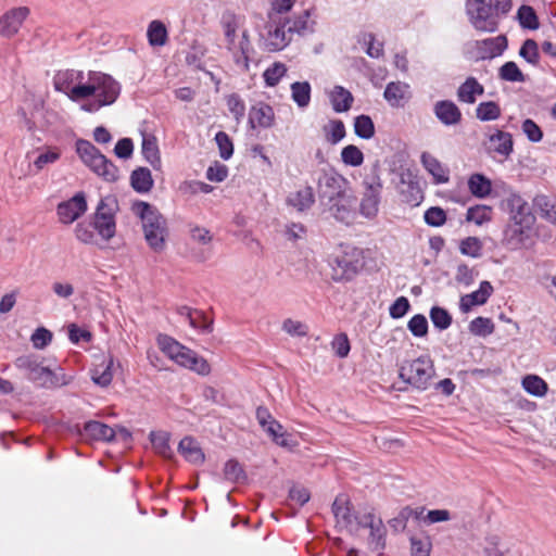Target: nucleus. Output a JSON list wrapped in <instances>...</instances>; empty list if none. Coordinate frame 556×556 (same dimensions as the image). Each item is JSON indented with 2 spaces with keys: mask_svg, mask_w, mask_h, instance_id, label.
Wrapping results in <instances>:
<instances>
[{
  "mask_svg": "<svg viewBox=\"0 0 556 556\" xmlns=\"http://www.w3.org/2000/svg\"><path fill=\"white\" fill-rule=\"evenodd\" d=\"M316 189L319 200L329 207L334 217H349L354 201L349 180L334 168H323L316 173Z\"/></svg>",
  "mask_w": 556,
  "mask_h": 556,
  "instance_id": "obj_1",
  "label": "nucleus"
},
{
  "mask_svg": "<svg viewBox=\"0 0 556 556\" xmlns=\"http://www.w3.org/2000/svg\"><path fill=\"white\" fill-rule=\"evenodd\" d=\"M119 85L110 75L101 72H90L86 84H77L72 90L71 100L80 101L89 97L94 100L84 104L86 112H96L102 106L113 104L119 96Z\"/></svg>",
  "mask_w": 556,
  "mask_h": 556,
  "instance_id": "obj_2",
  "label": "nucleus"
},
{
  "mask_svg": "<svg viewBox=\"0 0 556 556\" xmlns=\"http://www.w3.org/2000/svg\"><path fill=\"white\" fill-rule=\"evenodd\" d=\"M511 7V0H466L465 3L469 23L482 33H495Z\"/></svg>",
  "mask_w": 556,
  "mask_h": 556,
  "instance_id": "obj_3",
  "label": "nucleus"
},
{
  "mask_svg": "<svg viewBox=\"0 0 556 556\" xmlns=\"http://www.w3.org/2000/svg\"><path fill=\"white\" fill-rule=\"evenodd\" d=\"M507 206L510 218L504 231V237L507 244L517 249L523 247L531 238L535 217L530 212L528 203L517 194H511L507 199Z\"/></svg>",
  "mask_w": 556,
  "mask_h": 556,
  "instance_id": "obj_4",
  "label": "nucleus"
},
{
  "mask_svg": "<svg viewBox=\"0 0 556 556\" xmlns=\"http://www.w3.org/2000/svg\"><path fill=\"white\" fill-rule=\"evenodd\" d=\"M132 211L142 222L148 245L156 253L164 251L167 237L166 219L155 207L143 201L134 203Z\"/></svg>",
  "mask_w": 556,
  "mask_h": 556,
  "instance_id": "obj_5",
  "label": "nucleus"
},
{
  "mask_svg": "<svg viewBox=\"0 0 556 556\" xmlns=\"http://www.w3.org/2000/svg\"><path fill=\"white\" fill-rule=\"evenodd\" d=\"M156 342L160 350L179 366L202 376H207L211 372V366L205 358L198 356L194 351L182 345L174 338L167 334H159Z\"/></svg>",
  "mask_w": 556,
  "mask_h": 556,
  "instance_id": "obj_6",
  "label": "nucleus"
},
{
  "mask_svg": "<svg viewBox=\"0 0 556 556\" xmlns=\"http://www.w3.org/2000/svg\"><path fill=\"white\" fill-rule=\"evenodd\" d=\"M76 152L83 163L98 177L106 182H115L119 178L118 167L88 140L76 142Z\"/></svg>",
  "mask_w": 556,
  "mask_h": 556,
  "instance_id": "obj_7",
  "label": "nucleus"
},
{
  "mask_svg": "<svg viewBox=\"0 0 556 556\" xmlns=\"http://www.w3.org/2000/svg\"><path fill=\"white\" fill-rule=\"evenodd\" d=\"M435 375L433 362L429 356H419L404 362L399 370V377L413 388L425 391L431 384Z\"/></svg>",
  "mask_w": 556,
  "mask_h": 556,
  "instance_id": "obj_8",
  "label": "nucleus"
},
{
  "mask_svg": "<svg viewBox=\"0 0 556 556\" xmlns=\"http://www.w3.org/2000/svg\"><path fill=\"white\" fill-rule=\"evenodd\" d=\"M330 277L334 282L351 281L363 268L362 252L356 248H348L329 261Z\"/></svg>",
  "mask_w": 556,
  "mask_h": 556,
  "instance_id": "obj_9",
  "label": "nucleus"
},
{
  "mask_svg": "<svg viewBox=\"0 0 556 556\" xmlns=\"http://www.w3.org/2000/svg\"><path fill=\"white\" fill-rule=\"evenodd\" d=\"M16 368L26 371L28 380L37 383L41 388H56L67 383L60 379L51 369L45 367L35 355H22L15 361Z\"/></svg>",
  "mask_w": 556,
  "mask_h": 556,
  "instance_id": "obj_10",
  "label": "nucleus"
},
{
  "mask_svg": "<svg viewBox=\"0 0 556 556\" xmlns=\"http://www.w3.org/2000/svg\"><path fill=\"white\" fill-rule=\"evenodd\" d=\"M116 210L117 204L115 199L106 197L99 201L93 214L92 226L105 241L111 240L116 233Z\"/></svg>",
  "mask_w": 556,
  "mask_h": 556,
  "instance_id": "obj_11",
  "label": "nucleus"
},
{
  "mask_svg": "<svg viewBox=\"0 0 556 556\" xmlns=\"http://www.w3.org/2000/svg\"><path fill=\"white\" fill-rule=\"evenodd\" d=\"M223 28L227 42V49L232 53L237 63L249 62L250 40L248 31L244 30L239 40H237L238 21L235 14H229L223 18Z\"/></svg>",
  "mask_w": 556,
  "mask_h": 556,
  "instance_id": "obj_12",
  "label": "nucleus"
},
{
  "mask_svg": "<svg viewBox=\"0 0 556 556\" xmlns=\"http://www.w3.org/2000/svg\"><path fill=\"white\" fill-rule=\"evenodd\" d=\"M87 208L86 195L80 191L74 194L70 200L59 203L56 213L62 224L70 225L84 215Z\"/></svg>",
  "mask_w": 556,
  "mask_h": 556,
  "instance_id": "obj_13",
  "label": "nucleus"
},
{
  "mask_svg": "<svg viewBox=\"0 0 556 556\" xmlns=\"http://www.w3.org/2000/svg\"><path fill=\"white\" fill-rule=\"evenodd\" d=\"M28 15L29 9L27 7L13 8L7 11L0 17V36L10 38L16 35Z\"/></svg>",
  "mask_w": 556,
  "mask_h": 556,
  "instance_id": "obj_14",
  "label": "nucleus"
},
{
  "mask_svg": "<svg viewBox=\"0 0 556 556\" xmlns=\"http://www.w3.org/2000/svg\"><path fill=\"white\" fill-rule=\"evenodd\" d=\"M508 47V40L505 35L477 40L475 49L477 59L491 60L503 54Z\"/></svg>",
  "mask_w": 556,
  "mask_h": 556,
  "instance_id": "obj_15",
  "label": "nucleus"
},
{
  "mask_svg": "<svg viewBox=\"0 0 556 556\" xmlns=\"http://www.w3.org/2000/svg\"><path fill=\"white\" fill-rule=\"evenodd\" d=\"M291 40V35L287 33V24L283 23L282 17L274 20L268 26L265 38L266 48L269 51H280L285 49Z\"/></svg>",
  "mask_w": 556,
  "mask_h": 556,
  "instance_id": "obj_16",
  "label": "nucleus"
},
{
  "mask_svg": "<svg viewBox=\"0 0 556 556\" xmlns=\"http://www.w3.org/2000/svg\"><path fill=\"white\" fill-rule=\"evenodd\" d=\"M383 97L393 108H403L412 98L409 85L403 81H391L387 85Z\"/></svg>",
  "mask_w": 556,
  "mask_h": 556,
  "instance_id": "obj_17",
  "label": "nucleus"
},
{
  "mask_svg": "<svg viewBox=\"0 0 556 556\" xmlns=\"http://www.w3.org/2000/svg\"><path fill=\"white\" fill-rule=\"evenodd\" d=\"M435 117L445 126H455L462 122L459 108L451 100L438 101L433 106Z\"/></svg>",
  "mask_w": 556,
  "mask_h": 556,
  "instance_id": "obj_18",
  "label": "nucleus"
},
{
  "mask_svg": "<svg viewBox=\"0 0 556 556\" xmlns=\"http://www.w3.org/2000/svg\"><path fill=\"white\" fill-rule=\"evenodd\" d=\"M249 122L252 128H270L275 124V112L274 109L265 103L258 102L253 105L250 110Z\"/></svg>",
  "mask_w": 556,
  "mask_h": 556,
  "instance_id": "obj_19",
  "label": "nucleus"
},
{
  "mask_svg": "<svg viewBox=\"0 0 556 556\" xmlns=\"http://www.w3.org/2000/svg\"><path fill=\"white\" fill-rule=\"evenodd\" d=\"M493 291L494 289L489 281L480 282L478 290L460 298L459 306L462 312L467 313L476 305L485 304Z\"/></svg>",
  "mask_w": 556,
  "mask_h": 556,
  "instance_id": "obj_20",
  "label": "nucleus"
},
{
  "mask_svg": "<svg viewBox=\"0 0 556 556\" xmlns=\"http://www.w3.org/2000/svg\"><path fill=\"white\" fill-rule=\"evenodd\" d=\"M380 184H370L366 188V192L361 201V213L367 218L377 215L380 203Z\"/></svg>",
  "mask_w": 556,
  "mask_h": 556,
  "instance_id": "obj_21",
  "label": "nucleus"
},
{
  "mask_svg": "<svg viewBox=\"0 0 556 556\" xmlns=\"http://www.w3.org/2000/svg\"><path fill=\"white\" fill-rule=\"evenodd\" d=\"M84 78L83 72H76L74 70L59 71L53 77V87L56 91L65 93L70 99L72 90L77 81H81Z\"/></svg>",
  "mask_w": 556,
  "mask_h": 556,
  "instance_id": "obj_22",
  "label": "nucleus"
},
{
  "mask_svg": "<svg viewBox=\"0 0 556 556\" xmlns=\"http://www.w3.org/2000/svg\"><path fill=\"white\" fill-rule=\"evenodd\" d=\"M420 160L426 170L433 177L434 184L441 185L448 182V169L435 156L429 152H424Z\"/></svg>",
  "mask_w": 556,
  "mask_h": 556,
  "instance_id": "obj_23",
  "label": "nucleus"
},
{
  "mask_svg": "<svg viewBox=\"0 0 556 556\" xmlns=\"http://www.w3.org/2000/svg\"><path fill=\"white\" fill-rule=\"evenodd\" d=\"M490 150L500 155L502 160H507L514 150L513 137L509 132L496 130L490 136Z\"/></svg>",
  "mask_w": 556,
  "mask_h": 556,
  "instance_id": "obj_24",
  "label": "nucleus"
},
{
  "mask_svg": "<svg viewBox=\"0 0 556 556\" xmlns=\"http://www.w3.org/2000/svg\"><path fill=\"white\" fill-rule=\"evenodd\" d=\"M332 513L336 517L337 523L342 527H349L354 521L352 504L349 496L345 494H339L336 497L332 504Z\"/></svg>",
  "mask_w": 556,
  "mask_h": 556,
  "instance_id": "obj_25",
  "label": "nucleus"
},
{
  "mask_svg": "<svg viewBox=\"0 0 556 556\" xmlns=\"http://www.w3.org/2000/svg\"><path fill=\"white\" fill-rule=\"evenodd\" d=\"M484 93V87L475 77H467L457 89V99L459 102L473 104L477 97Z\"/></svg>",
  "mask_w": 556,
  "mask_h": 556,
  "instance_id": "obj_26",
  "label": "nucleus"
},
{
  "mask_svg": "<svg viewBox=\"0 0 556 556\" xmlns=\"http://www.w3.org/2000/svg\"><path fill=\"white\" fill-rule=\"evenodd\" d=\"M178 451L187 462L194 465H202L205 460V455L200 444L191 437H185L179 442Z\"/></svg>",
  "mask_w": 556,
  "mask_h": 556,
  "instance_id": "obj_27",
  "label": "nucleus"
},
{
  "mask_svg": "<svg viewBox=\"0 0 556 556\" xmlns=\"http://www.w3.org/2000/svg\"><path fill=\"white\" fill-rule=\"evenodd\" d=\"M314 203L315 194L311 186H306L301 190L291 192L287 198V204L294 207L298 212L309 210Z\"/></svg>",
  "mask_w": 556,
  "mask_h": 556,
  "instance_id": "obj_28",
  "label": "nucleus"
},
{
  "mask_svg": "<svg viewBox=\"0 0 556 556\" xmlns=\"http://www.w3.org/2000/svg\"><path fill=\"white\" fill-rule=\"evenodd\" d=\"M309 17V11L304 10L293 17L282 18L283 23L287 24V33L291 35V38H293L294 35H304L312 30Z\"/></svg>",
  "mask_w": 556,
  "mask_h": 556,
  "instance_id": "obj_29",
  "label": "nucleus"
},
{
  "mask_svg": "<svg viewBox=\"0 0 556 556\" xmlns=\"http://www.w3.org/2000/svg\"><path fill=\"white\" fill-rule=\"evenodd\" d=\"M84 434L91 440L111 441L115 437V431L103 422L90 420L84 426Z\"/></svg>",
  "mask_w": 556,
  "mask_h": 556,
  "instance_id": "obj_30",
  "label": "nucleus"
},
{
  "mask_svg": "<svg viewBox=\"0 0 556 556\" xmlns=\"http://www.w3.org/2000/svg\"><path fill=\"white\" fill-rule=\"evenodd\" d=\"M329 98H330L332 109L337 113H342V112L349 111L354 101L352 93L348 89L343 88L342 86H336L331 90Z\"/></svg>",
  "mask_w": 556,
  "mask_h": 556,
  "instance_id": "obj_31",
  "label": "nucleus"
},
{
  "mask_svg": "<svg viewBox=\"0 0 556 556\" xmlns=\"http://www.w3.org/2000/svg\"><path fill=\"white\" fill-rule=\"evenodd\" d=\"M130 185L137 192H149L153 187L151 170L147 167L135 169L130 175Z\"/></svg>",
  "mask_w": 556,
  "mask_h": 556,
  "instance_id": "obj_32",
  "label": "nucleus"
},
{
  "mask_svg": "<svg viewBox=\"0 0 556 556\" xmlns=\"http://www.w3.org/2000/svg\"><path fill=\"white\" fill-rule=\"evenodd\" d=\"M470 193L479 199L486 198L492 191V182L482 174H472L468 179Z\"/></svg>",
  "mask_w": 556,
  "mask_h": 556,
  "instance_id": "obj_33",
  "label": "nucleus"
},
{
  "mask_svg": "<svg viewBox=\"0 0 556 556\" xmlns=\"http://www.w3.org/2000/svg\"><path fill=\"white\" fill-rule=\"evenodd\" d=\"M147 37L152 47L165 46L168 41V31L165 24L159 20L152 21L148 26Z\"/></svg>",
  "mask_w": 556,
  "mask_h": 556,
  "instance_id": "obj_34",
  "label": "nucleus"
},
{
  "mask_svg": "<svg viewBox=\"0 0 556 556\" xmlns=\"http://www.w3.org/2000/svg\"><path fill=\"white\" fill-rule=\"evenodd\" d=\"M271 440L279 446L293 447L295 443L291 439V435L283 431L282 425L276 419L270 421L269 425L264 429Z\"/></svg>",
  "mask_w": 556,
  "mask_h": 556,
  "instance_id": "obj_35",
  "label": "nucleus"
},
{
  "mask_svg": "<svg viewBox=\"0 0 556 556\" xmlns=\"http://www.w3.org/2000/svg\"><path fill=\"white\" fill-rule=\"evenodd\" d=\"M112 364V359L103 361L92 369L91 378L94 383L101 387H106L111 383L113 379Z\"/></svg>",
  "mask_w": 556,
  "mask_h": 556,
  "instance_id": "obj_36",
  "label": "nucleus"
},
{
  "mask_svg": "<svg viewBox=\"0 0 556 556\" xmlns=\"http://www.w3.org/2000/svg\"><path fill=\"white\" fill-rule=\"evenodd\" d=\"M292 100L300 106L305 108L311 101V85L307 81H295L291 85Z\"/></svg>",
  "mask_w": 556,
  "mask_h": 556,
  "instance_id": "obj_37",
  "label": "nucleus"
},
{
  "mask_svg": "<svg viewBox=\"0 0 556 556\" xmlns=\"http://www.w3.org/2000/svg\"><path fill=\"white\" fill-rule=\"evenodd\" d=\"M326 140L331 144H337L345 137V126L340 119H331L323 127Z\"/></svg>",
  "mask_w": 556,
  "mask_h": 556,
  "instance_id": "obj_38",
  "label": "nucleus"
},
{
  "mask_svg": "<svg viewBox=\"0 0 556 556\" xmlns=\"http://www.w3.org/2000/svg\"><path fill=\"white\" fill-rule=\"evenodd\" d=\"M502 114L500 105L494 101H485L476 108V116L482 122L495 121Z\"/></svg>",
  "mask_w": 556,
  "mask_h": 556,
  "instance_id": "obj_39",
  "label": "nucleus"
},
{
  "mask_svg": "<svg viewBox=\"0 0 556 556\" xmlns=\"http://www.w3.org/2000/svg\"><path fill=\"white\" fill-rule=\"evenodd\" d=\"M523 389L534 395L544 396L547 393V383L536 375H528L522 379Z\"/></svg>",
  "mask_w": 556,
  "mask_h": 556,
  "instance_id": "obj_40",
  "label": "nucleus"
},
{
  "mask_svg": "<svg viewBox=\"0 0 556 556\" xmlns=\"http://www.w3.org/2000/svg\"><path fill=\"white\" fill-rule=\"evenodd\" d=\"M492 207L488 205H476L467 210L466 219L478 226L492 219Z\"/></svg>",
  "mask_w": 556,
  "mask_h": 556,
  "instance_id": "obj_41",
  "label": "nucleus"
},
{
  "mask_svg": "<svg viewBox=\"0 0 556 556\" xmlns=\"http://www.w3.org/2000/svg\"><path fill=\"white\" fill-rule=\"evenodd\" d=\"M498 77L505 81L521 83L525 81V75L518 67V65L508 61L504 63L498 70Z\"/></svg>",
  "mask_w": 556,
  "mask_h": 556,
  "instance_id": "obj_42",
  "label": "nucleus"
},
{
  "mask_svg": "<svg viewBox=\"0 0 556 556\" xmlns=\"http://www.w3.org/2000/svg\"><path fill=\"white\" fill-rule=\"evenodd\" d=\"M517 17L520 26L523 28L534 30L538 29L540 26L535 11L533 10V8L529 5H521L518 9Z\"/></svg>",
  "mask_w": 556,
  "mask_h": 556,
  "instance_id": "obj_43",
  "label": "nucleus"
},
{
  "mask_svg": "<svg viewBox=\"0 0 556 556\" xmlns=\"http://www.w3.org/2000/svg\"><path fill=\"white\" fill-rule=\"evenodd\" d=\"M224 477L232 483H240L247 480L243 467L235 459H229L224 466Z\"/></svg>",
  "mask_w": 556,
  "mask_h": 556,
  "instance_id": "obj_44",
  "label": "nucleus"
},
{
  "mask_svg": "<svg viewBox=\"0 0 556 556\" xmlns=\"http://www.w3.org/2000/svg\"><path fill=\"white\" fill-rule=\"evenodd\" d=\"M341 161L348 166L358 167L364 163V154L358 147L349 144L341 151Z\"/></svg>",
  "mask_w": 556,
  "mask_h": 556,
  "instance_id": "obj_45",
  "label": "nucleus"
},
{
  "mask_svg": "<svg viewBox=\"0 0 556 556\" xmlns=\"http://www.w3.org/2000/svg\"><path fill=\"white\" fill-rule=\"evenodd\" d=\"M354 131L359 138L370 139L375 135L372 119L368 115L357 116L354 122Z\"/></svg>",
  "mask_w": 556,
  "mask_h": 556,
  "instance_id": "obj_46",
  "label": "nucleus"
},
{
  "mask_svg": "<svg viewBox=\"0 0 556 556\" xmlns=\"http://www.w3.org/2000/svg\"><path fill=\"white\" fill-rule=\"evenodd\" d=\"M519 55L525 59L528 63L531 65H539L540 63V52H539V46L535 40L533 39H527L523 41L520 50Z\"/></svg>",
  "mask_w": 556,
  "mask_h": 556,
  "instance_id": "obj_47",
  "label": "nucleus"
},
{
  "mask_svg": "<svg viewBox=\"0 0 556 556\" xmlns=\"http://www.w3.org/2000/svg\"><path fill=\"white\" fill-rule=\"evenodd\" d=\"M286 73L287 66L283 63L275 62L271 66L265 70L263 77L267 86L275 87Z\"/></svg>",
  "mask_w": 556,
  "mask_h": 556,
  "instance_id": "obj_48",
  "label": "nucleus"
},
{
  "mask_svg": "<svg viewBox=\"0 0 556 556\" xmlns=\"http://www.w3.org/2000/svg\"><path fill=\"white\" fill-rule=\"evenodd\" d=\"M152 445L156 453L162 455L163 457L170 458L173 455V452L169 446V435L166 432H160L154 433L152 432L150 434Z\"/></svg>",
  "mask_w": 556,
  "mask_h": 556,
  "instance_id": "obj_49",
  "label": "nucleus"
},
{
  "mask_svg": "<svg viewBox=\"0 0 556 556\" xmlns=\"http://www.w3.org/2000/svg\"><path fill=\"white\" fill-rule=\"evenodd\" d=\"M430 319L433 326L440 330L447 329L452 324L451 314L443 307L433 306L430 309Z\"/></svg>",
  "mask_w": 556,
  "mask_h": 556,
  "instance_id": "obj_50",
  "label": "nucleus"
},
{
  "mask_svg": "<svg viewBox=\"0 0 556 556\" xmlns=\"http://www.w3.org/2000/svg\"><path fill=\"white\" fill-rule=\"evenodd\" d=\"M402 201L410 206H417L422 200V191L416 182H408L401 190Z\"/></svg>",
  "mask_w": 556,
  "mask_h": 556,
  "instance_id": "obj_51",
  "label": "nucleus"
},
{
  "mask_svg": "<svg viewBox=\"0 0 556 556\" xmlns=\"http://www.w3.org/2000/svg\"><path fill=\"white\" fill-rule=\"evenodd\" d=\"M226 104L237 122L243 118L245 114V103L238 93L228 94L226 97Z\"/></svg>",
  "mask_w": 556,
  "mask_h": 556,
  "instance_id": "obj_52",
  "label": "nucleus"
},
{
  "mask_svg": "<svg viewBox=\"0 0 556 556\" xmlns=\"http://www.w3.org/2000/svg\"><path fill=\"white\" fill-rule=\"evenodd\" d=\"M407 328L415 337H425L428 333V320L425 315L416 314L407 323Z\"/></svg>",
  "mask_w": 556,
  "mask_h": 556,
  "instance_id": "obj_53",
  "label": "nucleus"
},
{
  "mask_svg": "<svg viewBox=\"0 0 556 556\" xmlns=\"http://www.w3.org/2000/svg\"><path fill=\"white\" fill-rule=\"evenodd\" d=\"M459 250L465 255L479 257L482 252V243L477 237H467L462 240Z\"/></svg>",
  "mask_w": 556,
  "mask_h": 556,
  "instance_id": "obj_54",
  "label": "nucleus"
},
{
  "mask_svg": "<svg viewBox=\"0 0 556 556\" xmlns=\"http://www.w3.org/2000/svg\"><path fill=\"white\" fill-rule=\"evenodd\" d=\"M424 219L429 226L440 227L446 222V213L439 206H431L425 212Z\"/></svg>",
  "mask_w": 556,
  "mask_h": 556,
  "instance_id": "obj_55",
  "label": "nucleus"
},
{
  "mask_svg": "<svg viewBox=\"0 0 556 556\" xmlns=\"http://www.w3.org/2000/svg\"><path fill=\"white\" fill-rule=\"evenodd\" d=\"M471 333L477 336H488L494 330V325L490 318L477 317L469 325Z\"/></svg>",
  "mask_w": 556,
  "mask_h": 556,
  "instance_id": "obj_56",
  "label": "nucleus"
},
{
  "mask_svg": "<svg viewBox=\"0 0 556 556\" xmlns=\"http://www.w3.org/2000/svg\"><path fill=\"white\" fill-rule=\"evenodd\" d=\"M215 141L218 146L220 157L223 160L230 159L233 153V144L228 134L225 131H218L215 135Z\"/></svg>",
  "mask_w": 556,
  "mask_h": 556,
  "instance_id": "obj_57",
  "label": "nucleus"
},
{
  "mask_svg": "<svg viewBox=\"0 0 556 556\" xmlns=\"http://www.w3.org/2000/svg\"><path fill=\"white\" fill-rule=\"evenodd\" d=\"M142 153L146 160L151 164L155 165L160 163L159 148L155 138H143L142 141Z\"/></svg>",
  "mask_w": 556,
  "mask_h": 556,
  "instance_id": "obj_58",
  "label": "nucleus"
},
{
  "mask_svg": "<svg viewBox=\"0 0 556 556\" xmlns=\"http://www.w3.org/2000/svg\"><path fill=\"white\" fill-rule=\"evenodd\" d=\"M60 156L61 151L58 148H49L37 156L34 165L38 170H41L46 165L56 162Z\"/></svg>",
  "mask_w": 556,
  "mask_h": 556,
  "instance_id": "obj_59",
  "label": "nucleus"
},
{
  "mask_svg": "<svg viewBox=\"0 0 556 556\" xmlns=\"http://www.w3.org/2000/svg\"><path fill=\"white\" fill-rule=\"evenodd\" d=\"M52 332L43 327L35 330L30 341L35 349L42 350L52 341Z\"/></svg>",
  "mask_w": 556,
  "mask_h": 556,
  "instance_id": "obj_60",
  "label": "nucleus"
},
{
  "mask_svg": "<svg viewBox=\"0 0 556 556\" xmlns=\"http://www.w3.org/2000/svg\"><path fill=\"white\" fill-rule=\"evenodd\" d=\"M523 134L531 142H540L543 138V131L540 126L532 121L531 118H527L522 122L521 125Z\"/></svg>",
  "mask_w": 556,
  "mask_h": 556,
  "instance_id": "obj_61",
  "label": "nucleus"
},
{
  "mask_svg": "<svg viewBox=\"0 0 556 556\" xmlns=\"http://www.w3.org/2000/svg\"><path fill=\"white\" fill-rule=\"evenodd\" d=\"M410 308L409 301L406 296L397 298L389 308V314L392 318L399 319L407 314Z\"/></svg>",
  "mask_w": 556,
  "mask_h": 556,
  "instance_id": "obj_62",
  "label": "nucleus"
},
{
  "mask_svg": "<svg viewBox=\"0 0 556 556\" xmlns=\"http://www.w3.org/2000/svg\"><path fill=\"white\" fill-rule=\"evenodd\" d=\"M282 329L290 336L305 337L308 333V327L305 324L291 318L283 321Z\"/></svg>",
  "mask_w": 556,
  "mask_h": 556,
  "instance_id": "obj_63",
  "label": "nucleus"
},
{
  "mask_svg": "<svg viewBox=\"0 0 556 556\" xmlns=\"http://www.w3.org/2000/svg\"><path fill=\"white\" fill-rule=\"evenodd\" d=\"M188 323L194 329H199L205 332L212 331L213 323L205 316L202 311L197 309Z\"/></svg>",
  "mask_w": 556,
  "mask_h": 556,
  "instance_id": "obj_64",
  "label": "nucleus"
}]
</instances>
